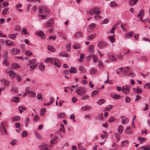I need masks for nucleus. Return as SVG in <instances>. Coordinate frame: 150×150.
<instances>
[{"instance_id": "774afa93", "label": "nucleus", "mask_w": 150, "mask_h": 150, "mask_svg": "<svg viewBox=\"0 0 150 150\" xmlns=\"http://www.w3.org/2000/svg\"><path fill=\"white\" fill-rule=\"evenodd\" d=\"M97 59L98 57L95 55L94 54L93 57V60L95 63H96L97 62Z\"/></svg>"}, {"instance_id": "603ef678", "label": "nucleus", "mask_w": 150, "mask_h": 150, "mask_svg": "<svg viewBox=\"0 0 150 150\" xmlns=\"http://www.w3.org/2000/svg\"><path fill=\"white\" fill-rule=\"evenodd\" d=\"M20 117L19 116H16L13 117L12 119L13 121H18L20 120Z\"/></svg>"}, {"instance_id": "9b49d317", "label": "nucleus", "mask_w": 150, "mask_h": 150, "mask_svg": "<svg viewBox=\"0 0 150 150\" xmlns=\"http://www.w3.org/2000/svg\"><path fill=\"white\" fill-rule=\"evenodd\" d=\"M94 50V45L91 44L89 45L87 50V52L90 53H92Z\"/></svg>"}, {"instance_id": "e2e57ef3", "label": "nucleus", "mask_w": 150, "mask_h": 150, "mask_svg": "<svg viewBox=\"0 0 150 150\" xmlns=\"http://www.w3.org/2000/svg\"><path fill=\"white\" fill-rule=\"evenodd\" d=\"M9 10L8 8H5L3 9L2 11V13L3 14H5Z\"/></svg>"}, {"instance_id": "0eeeda50", "label": "nucleus", "mask_w": 150, "mask_h": 150, "mask_svg": "<svg viewBox=\"0 0 150 150\" xmlns=\"http://www.w3.org/2000/svg\"><path fill=\"white\" fill-rule=\"evenodd\" d=\"M133 90L136 93H140L143 91L142 89L139 86H137L136 88H133Z\"/></svg>"}, {"instance_id": "bf43d9fd", "label": "nucleus", "mask_w": 150, "mask_h": 150, "mask_svg": "<svg viewBox=\"0 0 150 150\" xmlns=\"http://www.w3.org/2000/svg\"><path fill=\"white\" fill-rule=\"evenodd\" d=\"M71 43H69L66 44V46L67 50H70L71 49Z\"/></svg>"}, {"instance_id": "49530a36", "label": "nucleus", "mask_w": 150, "mask_h": 150, "mask_svg": "<svg viewBox=\"0 0 150 150\" xmlns=\"http://www.w3.org/2000/svg\"><path fill=\"white\" fill-rule=\"evenodd\" d=\"M65 115L64 113H60L58 114L57 115V117L58 118H60L61 117H64Z\"/></svg>"}, {"instance_id": "a211bd4d", "label": "nucleus", "mask_w": 150, "mask_h": 150, "mask_svg": "<svg viewBox=\"0 0 150 150\" xmlns=\"http://www.w3.org/2000/svg\"><path fill=\"white\" fill-rule=\"evenodd\" d=\"M27 108L23 106H20L18 107V110L20 112V113H21L24 112Z\"/></svg>"}, {"instance_id": "bb28decb", "label": "nucleus", "mask_w": 150, "mask_h": 150, "mask_svg": "<svg viewBox=\"0 0 150 150\" xmlns=\"http://www.w3.org/2000/svg\"><path fill=\"white\" fill-rule=\"evenodd\" d=\"M47 49L49 51L52 52H54L56 51L54 47L50 45H48Z\"/></svg>"}, {"instance_id": "c9c22d12", "label": "nucleus", "mask_w": 150, "mask_h": 150, "mask_svg": "<svg viewBox=\"0 0 150 150\" xmlns=\"http://www.w3.org/2000/svg\"><path fill=\"white\" fill-rule=\"evenodd\" d=\"M12 66L13 68L15 69H17L20 67V66L18 64L16 63L13 64L12 65Z\"/></svg>"}, {"instance_id": "680f3d73", "label": "nucleus", "mask_w": 150, "mask_h": 150, "mask_svg": "<svg viewBox=\"0 0 150 150\" xmlns=\"http://www.w3.org/2000/svg\"><path fill=\"white\" fill-rule=\"evenodd\" d=\"M30 94L31 96L32 97H35L36 96L35 93L33 91H30Z\"/></svg>"}, {"instance_id": "5701e85b", "label": "nucleus", "mask_w": 150, "mask_h": 150, "mask_svg": "<svg viewBox=\"0 0 150 150\" xmlns=\"http://www.w3.org/2000/svg\"><path fill=\"white\" fill-rule=\"evenodd\" d=\"M47 146V145L44 144H42L39 146V147L40 149V150H45L47 149V148H45V147Z\"/></svg>"}, {"instance_id": "3c124183", "label": "nucleus", "mask_w": 150, "mask_h": 150, "mask_svg": "<svg viewBox=\"0 0 150 150\" xmlns=\"http://www.w3.org/2000/svg\"><path fill=\"white\" fill-rule=\"evenodd\" d=\"M112 105H109L107 106L105 108V109L106 110L109 111L112 109Z\"/></svg>"}, {"instance_id": "5fc2aeb1", "label": "nucleus", "mask_w": 150, "mask_h": 150, "mask_svg": "<svg viewBox=\"0 0 150 150\" xmlns=\"http://www.w3.org/2000/svg\"><path fill=\"white\" fill-rule=\"evenodd\" d=\"M90 96L88 95L85 96H83L81 98V99L83 100H88Z\"/></svg>"}, {"instance_id": "79ce46f5", "label": "nucleus", "mask_w": 150, "mask_h": 150, "mask_svg": "<svg viewBox=\"0 0 150 150\" xmlns=\"http://www.w3.org/2000/svg\"><path fill=\"white\" fill-rule=\"evenodd\" d=\"M144 12L143 9H141L140 11L139 14H138L137 17H139L140 16H143L144 15Z\"/></svg>"}, {"instance_id": "4be33fe9", "label": "nucleus", "mask_w": 150, "mask_h": 150, "mask_svg": "<svg viewBox=\"0 0 150 150\" xmlns=\"http://www.w3.org/2000/svg\"><path fill=\"white\" fill-rule=\"evenodd\" d=\"M129 144V142L127 140H125L121 142V145L122 147L127 146Z\"/></svg>"}, {"instance_id": "13d9d810", "label": "nucleus", "mask_w": 150, "mask_h": 150, "mask_svg": "<svg viewBox=\"0 0 150 150\" xmlns=\"http://www.w3.org/2000/svg\"><path fill=\"white\" fill-rule=\"evenodd\" d=\"M8 36L9 38L15 40L16 39V36H15L13 34H9Z\"/></svg>"}, {"instance_id": "f8f14e48", "label": "nucleus", "mask_w": 150, "mask_h": 150, "mask_svg": "<svg viewBox=\"0 0 150 150\" xmlns=\"http://www.w3.org/2000/svg\"><path fill=\"white\" fill-rule=\"evenodd\" d=\"M95 119L98 120H102L103 119V113H101L96 116Z\"/></svg>"}, {"instance_id": "4c0bfd02", "label": "nucleus", "mask_w": 150, "mask_h": 150, "mask_svg": "<svg viewBox=\"0 0 150 150\" xmlns=\"http://www.w3.org/2000/svg\"><path fill=\"white\" fill-rule=\"evenodd\" d=\"M46 112V109L44 108H42L40 110V114L41 116H43L45 113Z\"/></svg>"}, {"instance_id": "c85d7f7f", "label": "nucleus", "mask_w": 150, "mask_h": 150, "mask_svg": "<svg viewBox=\"0 0 150 150\" xmlns=\"http://www.w3.org/2000/svg\"><path fill=\"white\" fill-rule=\"evenodd\" d=\"M94 54L91 53V54H89L88 56L86 57V60L88 61H90L92 58H93Z\"/></svg>"}, {"instance_id": "09e8293b", "label": "nucleus", "mask_w": 150, "mask_h": 150, "mask_svg": "<svg viewBox=\"0 0 150 150\" xmlns=\"http://www.w3.org/2000/svg\"><path fill=\"white\" fill-rule=\"evenodd\" d=\"M3 63L4 66H8V62L7 59H6L4 60Z\"/></svg>"}, {"instance_id": "864d4df0", "label": "nucleus", "mask_w": 150, "mask_h": 150, "mask_svg": "<svg viewBox=\"0 0 150 150\" xmlns=\"http://www.w3.org/2000/svg\"><path fill=\"white\" fill-rule=\"evenodd\" d=\"M98 66L99 67L102 68L103 67V65L102 62L100 60L98 61Z\"/></svg>"}, {"instance_id": "b1692460", "label": "nucleus", "mask_w": 150, "mask_h": 150, "mask_svg": "<svg viewBox=\"0 0 150 150\" xmlns=\"http://www.w3.org/2000/svg\"><path fill=\"white\" fill-rule=\"evenodd\" d=\"M79 70L81 74H83L85 73L86 70L82 66H80L79 68Z\"/></svg>"}, {"instance_id": "de8ad7c7", "label": "nucleus", "mask_w": 150, "mask_h": 150, "mask_svg": "<svg viewBox=\"0 0 150 150\" xmlns=\"http://www.w3.org/2000/svg\"><path fill=\"white\" fill-rule=\"evenodd\" d=\"M123 130V128L122 125H120L118 129V132L120 133H121Z\"/></svg>"}, {"instance_id": "69168bd1", "label": "nucleus", "mask_w": 150, "mask_h": 150, "mask_svg": "<svg viewBox=\"0 0 150 150\" xmlns=\"http://www.w3.org/2000/svg\"><path fill=\"white\" fill-rule=\"evenodd\" d=\"M98 92L99 90H95L92 91L91 93V94L92 95H96L98 93Z\"/></svg>"}, {"instance_id": "aec40b11", "label": "nucleus", "mask_w": 150, "mask_h": 150, "mask_svg": "<svg viewBox=\"0 0 150 150\" xmlns=\"http://www.w3.org/2000/svg\"><path fill=\"white\" fill-rule=\"evenodd\" d=\"M134 34V33L133 31L129 32L126 34V37L127 38H129L131 37Z\"/></svg>"}, {"instance_id": "dca6fc26", "label": "nucleus", "mask_w": 150, "mask_h": 150, "mask_svg": "<svg viewBox=\"0 0 150 150\" xmlns=\"http://www.w3.org/2000/svg\"><path fill=\"white\" fill-rule=\"evenodd\" d=\"M125 132L129 135H131L132 134L133 132L130 127H127L125 130Z\"/></svg>"}, {"instance_id": "72a5a7b5", "label": "nucleus", "mask_w": 150, "mask_h": 150, "mask_svg": "<svg viewBox=\"0 0 150 150\" xmlns=\"http://www.w3.org/2000/svg\"><path fill=\"white\" fill-rule=\"evenodd\" d=\"M110 6L112 7H114L116 6H117L118 5L114 1H112L110 4Z\"/></svg>"}, {"instance_id": "052dcab7", "label": "nucleus", "mask_w": 150, "mask_h": 150, "mask_svg": "<svg viewBox=\"0 0 150 150\" xmlns=\"http://www.w3.org/2000/svg\"><path fill=\"white\" fill-rule=\"evenodd\" d=\"M84 54H83L81 53L80 54V58L78 60V61L80 62H81L83 60V59L84 57Z\"/></svg>"}, {"instance_id": "cd10ccee", "label": "nucleus", "mask_w": 150, "mask_h": 150, "mask_svg": "<svg viewBox=\"0 0 150 150\" xmlns=\"http://www.w3.org/2000/svg\"><path fill=\"white\" fill-rule=\"evenodd\" d=\"M142 150H150V145L142 146Z\"/></svg>"}, {"instance_id": "1a4fd4ad", "label": "nucleus", "mask_w": 150, "mask_h": 150, "mask_svg": "<svg viewBox=\"0 0 150 150\" xmlns=\"http://www.w3.org/2000/svg\"><path fill=\"white\" fill-rule=\"evenodd\" d=\"M0 81L2 84L5 86H8L10 83L9 81L8 80L5 79H1Z\"/></svg>"}, {"instance_id": "f3484780", "label": "nucleus", "mask_w": 150, "mask_h": 150, "mask_svg": "<svg viewBox=\"0 0 150 150\" xmlns=\"http://www.w3.org/2000/svg\"><path fill=\"white\" fill-rule=\"evenodd\" d=\"M9 74L11 78H13L17 76V74L15 72L12 71H10L9 72Z\"/></svg>"}, {"instance_id": "c756f323", "label": "nucleus", "mask_w": 150, "mask_h": 150, "mask_svg": "<svg viewBox=\"0 0 150 150\" xmlns=\"http://www.w3.org/2000/svg\"><path fill=\"white\" fill-rule=\"evenodd\" d=\"M111 96L112 98L115 99H119L121 98L120 95H116L113 94H111Z\"/></svg>"}, {"instance_id": "6e6552de", "label": "nucleus", "mask_w": 150, "mask_h": 150, "mask_svg": "<svg viewBox=\"0 0 150 150\" xmlns=\"http://www.w3.org/2000/svg\"><path fill=\"white\" fill-rule=\"evenodd\" d=\"M130 68L128 67H126L124 70L123 71V75L125 76H126L130 72Z\"/></svg>"}, {"instance_id": "7c9ffc66", "label": "nucleus", "mask_w": 150, "mask_h": 150, "mask_svg": "<svg viewBox=\"0 0 150 150\" xmlns=\"http://www.w3.org/2000/svg\"><path fill=\"white\" fill-rule=\"evenodd\" d=\"M108 57L110 60L112 61H116V59L115 58L112 54H109Z\"/></svg>"}, {"instance_id": "ddd939ff", "label": "nucleus", "mask_w": 150, "mask_h": 150, "mask_svg": "<svg viewBox=\"0 0 150 150\" xmlns=\"http://www.w3.org/2000/svg\"><path fill=\"white\" fill-rule=\"evenodd\" d=\"M11 53L14 54H18L20 52V50L19 49H17L16 48H14L11 50Z\"/></svg>"}, {"instance_id": "20e7f679", "label": "nucleus", "mask_w": 150, "mask_h": 150, "mask_svg": "<svg viewBox=\"0 0 150 150\" xmlns=\"http://www.w3.org/2000/svg\"><path fill=\"white\" fill-rule=\"evenodd\" d=\"M107 45L108 44L104 41H100L98 44V47L101 48L106 47Z\"/></svg>"}, {"instance_id": "2f4dec72", "label": "nucleus", "mask_w": 150, "mask_h": 150, "mask_svg": "<svg viewBox=\"0 0 150 150\" xmlns=\"http://www.w3.org/2000/svg\"><path fill=\"white\" fill-rule=\"evenodd\" d=\"M82 33L81 32H78L76 33L75 35V37L76 38H78L82 37Z\"/></svg>"}, {"instance_id": "a19ab883", "label": "nucleus", "mask_w": 150, "mask_h": 150, "mask_svg": "<svg viewBox=\"0 0 150 150\" xmlns=\"http://www.w3.org/2000/svg\"><path fill=\"white\" fill-rule=\"evenodd\" d=\"M96 37V35L95 34H92L89 36L88 37V40H92L93 39Z\"/></svg>"}, {"instance_id": "a18cd8bd", "label": "nucleus", "mask_w": 150, "mask_h": 150, "mask_svg": "<svg viewBox=\"0 0 150 150\" xmlns=\"http://www.w3.org/2000/svg\"><path fill=\"white\" fill-rule=\"evenodd\" d=\"M25 55L28 56H30L32 55V53L29 50H26L25 51Z\"/></svg>"}, {"instance_id": "f03ea898", "label": "nucleus", "mask_w": 150, "mask_h": 150, "mask_svg": "<svg viewBox=\"0 0 150 150\" xmlns=\"http://www.w3.org/2000/svg\"><path fill=\"white\" fill-rule=\"evenodd\" d=\"M49 9L44 6H40L38 10V12L40 13L47 14L49 13Z\"/></svg>"}, {"instance_id": "393cba45", "label": "nucleus", "mask_w": 150, "mask_h": 150, "mask_svg": "<svg viewBox=\"0 0 150 150\" xmlns=\"http://www.w3.org/2000/svg\"><path fill=\"white\" fill-rule=\"evenodd\" d=\"M19 98L18 97H13L12 98V101L13 102L18 103L19 102Z\"/></svg>"}, {"instance_id": "0e129e2a", "label": "nucleus", "mask_w": 150, "mask_h": 150, "mask_svg": "<svg viewBox=\"0 0 150 150\" xmlns=\"http://www.w3.org/2000/svg\"><path fill=\"white\" fill-rule=\"evenodd\" d=\"M39 119L38 115H36L34 117L33 120L34 121H37Z\"/></svg>"}, {"instance_id": "6e6d98bb", "label": "nucleus", "mask_w": 150, "mask_h": 150, "mask_svg": "<svg viewBox=\"0 0 150 150\" xmlns=\"http://www.w3.org/2000/svg\"><path fill=\"white\" fill-rule=\"evenodd\" d=\"M6 44L9 45H12L13 44V42L9 40H6Z\"/></svg>"}, {"instance_id": "8fccbe9b", "label": "nucleus", "mask_w": 150, "mask_h": 150, "mask_svg": "<svg viewBox=\"0 0 150 150\" xmlns=\"http://www.w3.org/2000/svg\"><path fill=\"white\" fill-rule=\"evenodd\" d=\"M104 102V100L103 99H101L98 100L97 102V103L99 105H101Z\"/></svg>"}, {"instance_id": "37998d69", "label": "nucleus", "mask_w": 150, "mask_h": 150, "mask_svg": "<svg viewBox=\"0 0 150 150\" xmlns=\"http://www.w3.org/2000/svg\"><path fill=\"white\" fill-rule=\"evenodd\" d=\"M70 72L75 73L77 72V71L76 69L73 67H72L70 69Z\"/></svg>"}, {"instance_id": "58836bf2", "label": "nucleus", "mask_w": 150, "mask_h": 150, "mask_svg": "<svg viewBox=\"0 0 150 150\" xmlns=\"http://www.w3.org/2000/svg\"><path fill=\"white\" fill-rule=\"evenodd\" d=\"M58 138V137L57 136H55L54 137V139L51 140L50 141V143L52 144H54L56 143V142H55L56 140Z\"/></svg>"}, {"instance_id": "a878e982", "label": "nucleus", "mask_w": 150, "mask_h": 150, "mask_svg": "<svg viewBox=\"0 0 150 150\" xmlns=\"http://www.w3.org/2000/svg\"><path fill=\"white\" fill-rule=\"evenodd\" d=\"M138 1V0H130L129 4L131 6H133Z\"/></svg>"}, {"instance_id": "ea45409f", "label": "nucleus", "mask_w": 150, "mask_h": 150, "mask_svg": "<svg viewBox=\"0 0 150 150\" xmlns=\"http://www.w3.org/2000/svg\"><path fill=\"white\" fill-rule=\"evenodd\" d=\"M73 47L74 49H78L81 47V46L79 44L76 43L73 45Z\"/></svg>"}, {"instance_id": "6ab92c4d", "label": "nucleus", "mask_w": 150, "mask_h": 150, "mask_svg": "<svg viewBox=\"0 0 150 150\" xmlns=\"http://www.w3.org/2000/svg\"><path fill=\"white\" fill-rule=\"evenodd\" d=\"M54 60V58H48L46 59L45 61V62L47 63L49 62H50L52 64H53Z\"/></svg>"}, {"instance_id": "412c9836", "label": "nucleus", "mask_w": 150, "mask_h": 150, "mask_svg": "<svg viewBox=\"0 0 150 150\" xmlns=\"http://www.w3.org/2000/svg\"><path fill=\"white\" fill-rule=\"evenodd\" d=\"M92 108V107L89 105L83 106L81 107V109L83 111L89 110Z\"/></svg>"}, {"instance_id": "473e14b6", "label": "nucleus", "mask_w": 150, "mask_h": 150, "mask_svg": "<svg viewBox=\"0 0 150 150\" xmlns=\"http://www.w3.org/2000/svg\"><path fill=\"white\" fill-rule=\"evenodd\" d=\"M123 116H122L121 117V118L122 119V122L123 124H125L128 122L129 121V119L126 118L125 119H123L122 117Z\"/></svg>"}, {"instance_id": "f257e3e1", "label": "nucleus", "mask_w": 150, "mask_h": 150, "mask_svg": "<svg viewBox=\"0 0 150 150\" xmlns=\"http://www.w3.org/2000/svg\"><path fill=\"white\" fill-rule=\"evenodd\" d=\"M74 91L79 95L83 96L86 92V90L83 87H79L76 88Z\"/></svg>"}, {"instance_id": "4d7b16f0", "label": "nucleus", "mask_w": 150, "mask_h": 150, "mask_svg": "<svg viewBox=\"0 0 150 150\" xmlns=\"http://www.w3.org/2000/svg\"><path fill=\"white\" fill-rule=\"evenodd\" d=\"M16 80L18 82H20L22 80L21 77L19 75H17Z\"/></svg>"}, {"instance_id": "e433bc0d", "label": "nucleus", "mask_w": 150, "mask_h": 150, "mask_svg": "<svg viewBox=\"0 0 150 150\" xmlns=\"http://www.w3.org/2000/svg\"><path fill=\"white\" fill-rule=\"evenodd\" d=\"M97 71L96 69L94 68H92L89 71L90 73L91 74H94Z\"/></svg>"}, {"instance_id": "2eb2a0df", "label": "nucleus", "mask_w": 150, "mask_h": 150, "mask_svg": "<svg viewBox=\"0 0 150 150\" xmlns=\"http://www.w3.org/2000/svg\"><path fill=\"white\" fill-rule=\"evenodd\" d=\"M53 20L51 18L50 19V21L48 22L45 25V26L46 28H49L52 25L54 24Z\"/></svg>"}, {"instance_id": "9d476101", "label": "nucleus", "mask_w": 150, "mask_h": 150, "mask_svg": "<svg viewBox=\"0 0 150 150\" xmlns=\"http://www.w3.org/2000/svg\"><path fill=\"white\" fill-rule=\"evenodd\" d=\"M93 13L96 15L99 14L100 13V8L96 7L93 9Z\"/></svg>"}, {"instance_id": "4468645a", "label": "nucleus", "mask_w": 150, "mask_h": 150, "mask_svg": "<svg viewBox=\"0 0 150 150\" xmlns=\"http://www.w3.org/2000/svg\"><path fill=\"white\" fill-rule=\"evenodd\" d=\"M36 34L38 36L40 37L43 39L45 38V36L44 35V33L42 31H39L36 33Z\"/></svg>"}, {"instance_id": "39448f33", "label": "nucleus", "mask_w": 150, "mask_h": 150, "mask_svg": "<svg viewBox=\"0 0 150 150\" xmlns=\"http://www.w3.org/2000/svg\"><path fill=\"white\" fill-rule=\"evenodd\" d=\"M54 59L53 61V64L54 63L55 66H56L57 67H59L61 65V63L60 62L59 60L57 58H54Z\"/></svg>"}, {"instance_id": "423d86ee", "label": "nucleus", "mask_w": 150, "mask_h": 150, "mask_svg": "<svg viewBox=\"0 0 150 150\" xmlns=\"http://www.w3.org/2000/svg\"><path fill=\"white\" fill-rule=\"evenodd\" d=\"M96 24L95 23H91L87 27V30L88 32H91L95 27Z\"/></svg>"}, {"instance_id": "c03bdc74", "label": "nucleus", "mask_w": 150, "mask_h": 150, "mask_svg": "<svg viewBox=\"0 0 150 150\" xmlns=\"http://www.w3.org/2000/svg\"><path fill=\"white\" fill-rule=\"evenodd\" d=\"M108 39L111 42H113L115 41V39L113 36H109L108 37Z\"/></svg>"}, {"instance_id": "f704fd0d", "label": "nucleus", "mask_w": 150, "mask_h": 150, "mask_svg": "<svg viewBox=\"0 0 150 150\" xmlns=\"http://www.w3.org/2000/svg\"><path fill=\"white\" fill-rule=\"evenodd\" d=\"M39 68L40 70L42 71H44L45 69V66L43 65L42 63H40L39 65Z\"/></svg>"}, {"instance_id": "338daca9", "label": "nucleus", "mask_w": 150, "mask_h": 150, "mask_svg": "<svg viewBox=\"0 0 150 150\" xmlns=\"http://www.w3.org/2000/svg\"><path fill=\"white\" fill-rule=\"evenodd\" d=\"M115 120L116 118L115 117H112L109 118L108 121L110 122H111Z\"/></svg>"}, {"instance_id": "7ed1b4c3", "label": "nucleus", "mask_w": 150, "mask_h": 150, "mask_svg": "<svg viewBox=\"0 0 150 150\" xmlns=\"http://www.w3.org/2000/svg\"><path fill=\"white\" fill-rule=\"evenodd\" d=\"M130 87L127 86H124L122 87V91L125 94L129 93Z\"/></svg>"}]
</instances>
